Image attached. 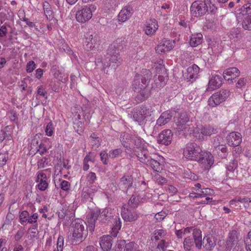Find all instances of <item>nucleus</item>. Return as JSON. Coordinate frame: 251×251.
<instances>
[{"label": "nucleus", "mask_w": 251, "mask_h": 251, "mask_svg": "<svg viewBox=\"0 0 251 251\" xmlns=\"http://www.w3.org/2000/svg\"><path fill=\"white\" fill-rule=\"evenodd\" d=\"M151 76V73L149 70H145L142 74H137L134 77L132 85L134 91H138L136 98L140 101L145 100L149 97V90L147 87Z\"/></svg>", "instance_id": "f257e3e1"}, {"label": "nucleus", "mask_w": 251, "mask_h": 251, "mask_svg": "<svg viewBox=\"0 0 251 251\" xmlns=\"http://www.w3.org/2000/svg\"><path fill=\"white\" fill-rule=\"evenodd\" d=\"M83 220H75L73 222L70 233L68 236V241L73 245H77L86 238L87 233Z\"/></svg>", "instance_id": "f03ea898"}, {"label": "nucleus", "mask_w": 251, "mask_h": 251, "mask_svg": "<svg viewBox=\"0 0 251 251\" xmlns=\"http://www.w3.org/2000/svg\"><path fill=\"white\" fill-rule=\"evenodd\" d=\"M122 61V59L119 53L116 52V51L111 52L108 57L102 59L101 61L102 70L106 74L109 72H113Z\"/></svg>", "instance_id": "7ed1b4c3"}, {"label": "nucleus", "mask_w": 251, "mask_h": 251, "mask_svg": "<svg viewBox=\"0 0 251 251\" xmlns=\"http://www.w3.org/2000/svg\"><path fill=\"white\" fill-rule=\"evenodd\" d=\"M176 127L178 131H182L184 133L191 131L193 127L190 124V115L186 112H182L178 113L175 120Z\"/></svg>", "instance_id": "20e7f679"}, {"label": "nucleus", "mask_w": 251, "mask_h": 251, "mask_svg": "<svg viewBox=\"0 0 251 251\" xmlns=\"http://www.w3.org/2000/svg\"><path fill=\"white\" fill-rule=\"evenodd\" d=\"M96 6L94 4H88L82 6L76 13V20L81 23L88 21L91 19L92 13L96 10Z\"/></svg>", "instance_id": "39448f33"}, {"label": "nucleus", "mask_w": 251, "mask_h": 251, "mask_svg": "<svg viewBox=\"0 0 251 251\" xmlns=\"http://www.w3.org/2000/svg\"><path fill=\"white\" fill-rule=\"evenodd\" d=\"M137 157L141 162L145 164L148 167H151L153 170L159 172L161 170L160 163L156 160L152 159L146 151H138L137 154Z\"/></svg>", "instance_id": "423d86ee"}, {"label": "nucleus", "mask_w": 251, "mask_h": 251, "mask_svg": "<svg viewBox=\"0 0 251 251\" xmlns=\"http://www.w3.org/2000/svg\"><path fill=\"white\" fill-rule=\"evenodd\" d=\"M202 150L199 146L194 142L187 143L183 149L184 156L189 160L196 161L201 151Z\"/></svg>", "instance_id": "0eeeda50"}, {"label": "nucleus", "mask_w": 251, "mask_h": 251, "mask_svg": "<svg viewBox=\"0 0 251 251\" xmlns=\"http://www.w3.org/2000/svg\"><path fill=\"white\" fill-rule=\"evenodd\" d=\"M229 91L227 89H222L213 94L208 99V104L215 106L225 101L229 96Z\"/></svg>", "instance_id": "6e6552de"}, {"label": "nucleus", "mask_w": 251, "mask_h": 251, "mask_svg": "<svg viewBox=\"0 0 251 251\" xmlns=\"http://www.w3.org/2000/svg\"><path fill=\"white\" fill-rule=\"evenodd\" d=\"M196 161L199 162L205 170H209L214 162L213 155L205 150L201 151Z\"/></svg>", "instance_id": "1a4fd4ad"}, {"label": "nucleus", "mask_w": 251, "mask_h": 251, "mask_svg": "<svg viewBox=\"0 0 251 251\" xmlns=\"http://www.w3.org/2000/svg\"><path fill=\"white\" fill-rule=\"evenodd\" d=\"M191 10L194 16H202L208 12V6L204 1H195L191 5Z\"/></svg>", "instance_id": "9d476101"}, {"label": "nucleus", "mask_w": 251, "mask_h": 251, "mask_svg": "<svg viewBox=\"0 0 251 251\" xmlns=\"http://www.w3.org/2000/svg\"><path fill=\"white\" fill-rule=\"evenodd\" d=\"M84 37V47L86 50H93L98 44V37L96 35L93 34L90 31L86 33Z\"/></svg>", "instance_id": "9b49d317"}, {"label": "nucleus", "mask_w": 251, "mask_h": 251, "mask_svg": "<svg viewBox=\"0 0 251 251\" xmlns=\"http://www.w3.org/2000/svg\"><path fill=\"white\" fill-rule=\"evenodd\" d=\"M35 181L37 183L36 188L41 191H45L49 187L48 178L43 171L37 173Z\"/></svg>", "instance_id": "f8f14e48"}, {"label": "nucleus", "mask_w": 251, "mask_h": 251, "mask_svg": "<svg viewBox=\"0 0 251 251\" xmlns=\"http://www.w3.org/2000/svg\"><path fill=\"white\" fill-rule=\"evenodd\" d=\"M121 216L125 221L132 222L136 220L138 215L134 208L124 206L122 209Z\"/></svg>", "instance_id": "ddd939ff"}, {"label": "nucleus", "mask_w": 251, "mask_h": 251, "mask_svg": "<svg viewBox=\"0 0 251 251\" xmlns=\"http://www.w3.org/2000/svg\"><path fill=\"white\" fill-rule=\"evenodd\" d=\"M100 214V210L95 209L91 211L87 216V222L88 227L90 232L94 231L96 226V223L99 220V216Z\"/></svg>", "instance_id": "4468645a"}, {"label": "nucleus", "mask_w": 251, "mask_h": 251, "mask_svg": "<svg viewBox=\"0 0 251 251\" xmlns=\"http://www.w3.org/2000/svg\"><path fill=\"white\" fill-rule=\"evenodd\" d=\"M217 238L212 234L205 236L202 241V246L205 250L211 251L216 245Z\"/></svg>", "instance_id": "2eb2a0df"}, {"label": "nucleus", "mask_w": 251, "mask_h": 251, "mask_svg": "<svg viewBox=\"0 0 251 251\" xmlns=\"http://www.w3.org/2000/svg\"><path fill=\"white\" fill-rule=\"evenodd\" d=\"M199 71V67L196 64H193L192 66L188 67L185 77L187 81L191 83L196 81L198 77Z\"/></svg>", "instance_id": "dca6fc26"}, {"label": "nucleus", "mask_w": 251, "mask_h": 251, "mask_svg": "<svg viewBox=\"0 0 251 251\" xmlns=\"http://www.w3.org/2000/svg\"><path fill=\"white\" fill-rule=\"evenodd\" d=\"M172 136L173 133L171 130H164L158 136V143L165 145H168L171 143Z\"/></svg>", "instance_id": "f3484780"}, {"label": "nucleus", "mask_w": 251, "mask_h": 251, "mask_svg": "<svg viewBox=\"0 0 251 251\" xmlns=\"http://www.w3.org/2000/svg\"><path fill=\"white\" fill-rule=\"evenodd\" d=\"M226 140L229 146L237 147L241 143L242 136L239 132H232L227 135Z\"/></svg>", "instance_id": "a211bd4d"}, {"label": "nucleus", "mask_w": 251, "mask_h": 251, "mask_svg": "<svg viewBox=\"0 0 251 251\" xmlns=\"http://www.w3.org/2000/svg\"><path fill=\"white\" fill-rule=\"evenodd\" d=\"M173 48L172 41L164 39L155 48L156 52L161 54L171 50Z\"/></svg>", "instance_id": "6ab92c4d"}, {"label": "nucleus", "mask_w": 251, "mask_h": 251, "mask_svg": "<svg viewBox=\"0 0 251 251\" xmlns=\"http://www.w3.org/2000/svg\"><path fill=\"white\" fill-rule=\"evenodd\" d=\"M133 178L131 176L124 175L120 180L119 186L120 189L126 192L133 184Z\"/></svg>", "instance_id": "aec40b11"}, {"label": "nucleus", "mask_w": 251, "mask_h": 251, "mask_svg": "<svg viewBox=\"0 0 251 251\" xmlns=\"http://www.w3.org/2000/svg\"><path fill=\"white\" fill-rule=\"evenodd\" d=\"M222 84V78L217 75H212L209 80L208 87L206 89L207 91H212L219 88Z\"/></svg>", "instance_id": "412c9836"}, {"label": "nucleus", "mask_w": 251, "mask_h": 251, "mask_svg": "<svg viewBox=\"0 0 251 251\" xmlns=\"http://www.w3.org/2000/svg\"><path fill=\"white\" fill-rule=\"evenodd\" d=\"M113 244L111 236L104 235L100 238V245L103 251H110Z\"/></svg>", "instance_id": "4be33fe9"}, {"label": "nucleus", "mask_w": 251, "mask_h": 251, "mask_svg": "<svg viewBox=\"0 0 251 251\" xmlns=\"http://www.w3.org/2000/svg\"><path fill=\"white\" fill-rule=\"evenodd\" d=\"M239 70L235 67L229 68L224 71L223 77L226 80H232L240 75Z\"/></svg>", "instance_id": "5701e85b"}, {"label": "nucleus", "mask_w": 251, "mask_h": 251, "mask_svg": "<svg viewBox=\"0 0 251 251\" xmlns=\"http://www.w3.org/2000/svg\"><path fill=\"white\" fill-rule=\"evenodd\" d=\"M133 14V9L130 6H125L118 14V20L120 22H124L129 19Z\"/></svg>", "instance_id": "b1692460"}, {"label": "nucleus", "mask_w": 251, "mask_h": 251, "mask_svg": "<svg viewBox=\"0 0 251 251\" xmlns=\"http://www.w3.org/2000/svg\"><path fill=\"white\" fill-rule=\"evenodd\" d=\"M238 240V233L237 231L233 230L228 234V238L226 241V248L227 249H231L235 245L237 244Z\"/></svg>", "instance_id": "393cba45"}, {"label": "nucleus", "mask_w": 251, "mask_h": 251, "mask_svg": "<svg viewBox=\"0 0 251 251\" xmlns=\"http://www.w3.org/2000/svg\"><path fill=\"white\" fill-rule=\"evenodd\" d=\"M193 240L195 242L196 247L200 250L202 247V235L201 231L200 229L194 228L193 229Z\"/></svg>", "instance_id": "a878e982"}, {"label": "nucleus", "mask_w": 251, "mask_h": 251, "mask_svg": "<svg viewBox=\"0 0 251 251\" xmlns=\"http://www.w3.org/2000/svg\"><path fill=\"white\" fill-rule=\"evenodd\" d=\"M172 115L170 111H166L161 114L156 121V125L162 126L168 123L172 119Z\"/></svg>", "instance_id": "bb28decb"}, {"label": "nucleus", "mask_w": 251, "mask_h": 251, "mask_svg": "<svg viewBox=\"0 0 251 251\" xmlns=\"http://www.w3.org/2000/svg\"><path fill=\"white\" fill-rule=\"evenodd\" d=\"M158 28L157 22L155 20H150L147 24L145 31L147 35H153Z\"/></svg>", "instance_id": "cd10ccee"}, {"label": "nucleus", "mask_w": 251, "mask_h": 251, "mask_svg": "<svg viewBox=\"0 0 251 251\" xmlns=\"http://www.w3.org/2000/svg\"><path fill=\"white\" fill-rule=\"evenodd\" d=\"M112 217V214L111 210L109 208H105L101 212H100L98 218L101 223H106L110 221Z\"/></svg>", "instance_id": "c85d7f7f"}, {"label": "nucleus", "mask_w": 251, "mask_h": 251, "mask_svg": "<svg viewBox=\"0 0 251 251\" xmlns=\"http://www.w3.org/2000/svg\"><path fill=\"white\" fill-rule=\"evenodd\" d=\"M132 136L128 133H123L120 137L122 144L126 148L131 149Z\"/></svg>", "instance_id": "c756f323"}, {"label": "nucleus", "mask_w": 251, "mask_h": 251, "mask_svg": "<svg viewBox=\"0 0 251 251\" xmlns=\"http://www.w3.org/2000/svg\"><path fill=\"white\" fill-rule=\"evenodd\" d=\"M238 19L242 20V26L244 29L251 30V15H241L240 18H238Z\"/></svg>", "instance_id": "7c9ffc66"}, {"label": "nucleus", "mask_w": 251, "mask_h": 251, "mask_svg": "<svg viewBox=\"0 0 251 251\" xmlns=\"http://www.w3.org/2000/svg\"><path fill=\"white\" fill-rule=\"evenodd\" d=\"M237 167V161L234 159L232 162H229L226 165V168L227 170L226 176L229 178H232L234 176V171Z\"/></svg>", "instance_id": "2f4dec72"}, {"label": "nucleus", "mask_w": 251, "mask_h": 251, "mask_svg": "<svg viewBox=\"0 0 251 251\" xmlns=\"http://www.w3.org/2000/svg\"><path fill=\"white\" fill-rule=\"evenodd\" d=\"M202 35L201 33L193 34L191 35L190 45L192 47H197L202 43Z\"/></svg>", "instance_id": "473e14b6"}, {"label": "nucleus", "mask_w": 251, "mask_h": 251, "mask_svg": "<svg viewBox=\"0 0 251 251\" xmlns=\"http://www.w3.org/2000/svg\"><path fill=\"white\" fill-rule=\"evenodd\" d=\"M98 190V188L94 186L83 188L82 196L84 199H88L89 198L92 199L94 193L97 192Z\"/></svg>", "instance_id": "72a5a7b5"}, {"label": "nucleus", "mask_w": 251, "mask_h": 251, "mask_svg": "<svg viewBox=\"0 0 251 251\" xmlns=\"http://www.w3.org/2000/svg\"><path fill=\"white\" fill-rule=\"evenodd\" d=\"M218 132L217 128L208 126L201 127V133L202 135L211 136L212 134H216Z\"/></svg>", "instance_id": "f704fd0d"}, {"label": "nucleus", "mask_w": 251, "mask_h": 251, "mask_svg": "<svg viewBox=\"0 0 251 251\" xmlns=\"http://www.w3.org/2000/svg\"><path fill=\"white\" fill-rule=\"evenodd\" d=\"M167 231L163 229H156L154 231L153 235L151 237L152 241H158L165 237Z\"/></svg>", "instance_id": "c9c22d12"}, {"label": "nucleus", "mask_w": 251, "mask_h": 251, "mask_svg": "<svg viewBox=\"0 0 251 251\" xmlns=\"http://www.w3.org/2000/svg\"><path fill=\"white\" fill-rule=\"evenodd\" d=\"M195 242L190 236L186 237L183 242V249L185 251H190L192 248L194 247Z\"/></svg>", "instance_id": "e433bc0d"}, {"label": "nucleus", "mask_w": 251, "mask_h": 251, "mask_svg": "<svg viewBox=\"0 0 251 251\" xmlns=\"http://www.w3.org/2000/svg\"><path fill=\"white\" fill-rule=\"evenodd\" d=\"M140 198L139 195H132L130 199L128 201L127 205V207H130L132 208L136 207L140 202Z\"/></svg>", "instance_id": "4c0bfd02"}, {"label": "nucleus", "mask_w": 251, "mask_h": 251, "mask_svg": "<svg viewBox=\"0 0 251 251\" xmlns=\"http://www.w3.org/2000/svg\"><path fill=\"white\" fill-rule=\"evenodd\" d=\"M43 6L47 18L50 20H51L53 18V16L50 4L48 2L45 1Z\"/></svg>", "instance_id": "58836bf2"}, {"label": "nucleus", "mask_w": 251, "mask_h": 251, "mask_svg": "<svg viewBox=\"0 0 251 251\" xmlns=\"http://www.w3.org/2000/svg\"><path fill=\"white\" fill-rule=\"evenodd\" d=\"M211 191H212V190L210 189L205 188L201 191L200 193H191L189 197L193 198L204 197L211 194Z\"/></svg>", "instance_id": "ea45409f"}, {"label": "nucleus", "mask_w": 251, "mask_h": 251, "mask_svg": "<svg viewBox=\"0 0 251 251\" xmlns=\"http://www.w3.org/2000/svg\"><path fill=\"white\" fill-rule=\"evenodd\" d=\"M133 118L135 122H138L140 125H142L144 123L146 118L142 115V113L137 109L133 114Z\"/></svg>", "instance_id": "a19ab883"}, {"label": "nucleus", "mask_w": 251, "mask_h": 251, "mask_svg": "<svg viewBox=\"0 0 251 251\" xmlns=\"http://www.w3.org/2000/svg\"><path fill=\"white\" fill-rule=\"evenodd\" d=\"M240 29L238 28H232L228 33V36L231 40L237 41L240 35Z\"/></svg>", "instance_id": "79ce46f5"}, {"label": "nucleus", "mask_w": 251, "mask_h": 251, "mask_svg": "<svg viewBox=\"0 0 251 251\" xmlns=\"http://www.w3.org/2000/svg\"><path fill=\"white\" fill-rule=\"evenodd\" d=\"M90 137L92 140L91 144L93 149H97L100 145V139L98 136V135L95 133H92Z\"/></svg>", "instance_id": "37998d69"}, {"label": "nucleus", "mask_w": 251, "mask_h": 251, "mask_svg": "<svg viewBox=\"0 0 251 251\" xmlns=\"http://www.w3.org/2000/svg\"><path fill=\"white\" fill-rule=\"evenodd\" d=\"M34 144H36L38 145V149H37V152H38L41 155H43L44 153H45L47 152V149L46 146L44 144H43L42 143H40L38 145V141L37 140H36V138H34L32 141L31 144L33 146H34Z\"/></svg>", "instance_id": "c03bdc74"}, {"label": "nucleus", "mask_w": 251, "mask_h": 251, "mask_svg": "<svg viewBox=\"0 0 251 251\" xmlns=\"http://www.w3.org/2000/svg\"><path fill=\"white\" fill-rule=\"evenodd\" d=\"M251 3H249L245 4L242 8L241 11L238 14L237 18H240L241 15H245V14L251 15Z\"/></svg>", "instance_id": "a18cd8bd"}, {"label": "nucleus", "mask_w": 251, "mask_h": 251, "mask_svg": "<svg viewBox=\"0 0 251 251\" xmlns=\"http://www.w3.org/2000/svg\"><path fill=\"white\" fill-rule=\"evenodd\" d=\"M51 70L55 78L58 79L59 80L62 81V76H61L62 75V71L59 69L58 66L56 65H53Z\"/></svg>", "instance_id": "49530a36"}, {"label": "nucleus", "mask_w": 251, "mask_h": 251, "mask_svg": "<svg viewBox=\"0 0 251 251\" xmlns=\"http://www.w3.org/2000/svg\"><path fill=\"white\" fill-rule=\"evenodd\" d=\"M131 148H139L142 144V140L141 138L135 136H132L131 139Z\"/></svg>", "instance_id": "de8ad7c7"}, {"label": "nucleus", "mask_w": 251, "mask_h": 251, "mask_svg": "<svg viewBox=\"0 0 251 251\" xmlns=\"http://www.w3.org/2000/svg\"><path fill=\"white\" fill-rule=\"evenodd\" d=\"M122 152L123 150L120 148L110 150L108 152L109 157L110 158L119 157L121 156Z\"/></svg>", "instance_id": "09e8293b"}, {"label": "nucleus", "mask_w": 251, "mask_h": 251, "mask_svg": "<svg viewBox=\"0 0 251 251\" xmlns=\"http://www.w3.org/2000/svg\"><path fill=\"white\" fill-rule=\"evenodd\" d=\"M39 97L40 98L41 97L44 98L45 99L48 98V93L46 90V88L43 86H40L38 87L37 90V97Z\"/></svg>", "instance_id": "8fccbe9b"}, {"label": "nucleus", "mask_w": 251, "mask_h": 251, "mask_svg": "<svg viewBox=\"0 0 251 251\" xmlns=\"http://www.w3.org/2000/svg\"><path fill=\"white\" fill-rule=\"evenodd\" d=\"M60 187L61 189L65 191L68 192L71 189V184L68 181L60 180Z\"/></svg>", "instance_id": "3c124183"}, {"label": "nucleus", "mask_w": 251, "mask_h": 251, "mask_svg": "<svg viewBox=\"0 0 251 251\" xmlns=\"http://www.w3.org/2000/svg\"><path fill=\"white\" fill-rule=\"evenodd\" d=\"M54 127L52 122H49L46 127V135L48 136H51L53 135Z\"/></svg>", "instance_id": "603ef678"}, {"label": "nucleus", "mask_w": 251, "mask_h": 251, "mask_svg": "<svg viewBox=\"0 0 251 251\" xmlns=\"http://www.w3.org/2000/svg\"><path fill=\"white\" fill-rule=\"evenodd\" d=\"M29 213L26 210L23 211L20 214L19 218L22 224L26 223V220L29 218Z\"/></svg>", "instance_id": "864d4df0"}, {"label": "nucleus", "mask_w": 251, "mask_h": 251, "mask_svg": "<svg viewBox=\"0 0 251 251\" xmlns=\"http://www.w3.org/2000/svg\"><path fill=\"white\" fill-rule=\"evenodd\" d=\"M245 243L247 251H251V230L248 232Z\"/></svg>", "instance_id": "5fc2aeb1"}, {"label": "nucleus", "mask_w": 251, "mask_h": 251, "mask_svg": "<svg viewBox=\"0 0 251 251\" xmlns=\"http://www.w3.org/2000/svg\"><path fill=\"white\" fill-rule=\"evenodd\" d=\"M38 218V214L37 213H32L29 214V218L26 220V222L29 224L37 223V219Z\"/></svg>", "instance_id": "6e6d98bb"}, {"label": "nucleus", "mask_w": 251, "mask_h": 251, "mask_svg": "<svg viewBox=\"0 0 251 251\" xmlns=\"http://www.w3.org/2000/svg\"><path fill=\"white\" fill-rule=\"evenodd\" d=\"M213 145L215 149V150L218 151H221L223 153H226L227 151V148L226 147L223 145H220L218 144V143H216L215 140H214V141L213 142Z\"/></svg>", "instance_id": "4d7b16f0"}, {"label": "nucleus", "mask_w": 251, "mask_h": 251, "mask_svg": "<svg viewBox=\"0 0 251 251\" xmlns=\"http://www.w3.org/2000/svg\"><path fill=\"white\" fill-rule=\"evenodd\" d=\"M140 112L142 113V115H143L145 118L146 117L151 116V110L149 108L144 105H142L139 108H138Z\"/></svg>", "instance_id": "13d9d810"}, {"label": "nucleus", "mask_w": 251, "mask_h": 251, "mask_svg": "<svg viewBox=\"0 0 251 251\" xmlns=\"http://www.w3.org/2000/svg\"><path fill=\"white\" fill-rule=\"evenodd\" d=\"M64 245V238L62 236L59 235L57 242V251H63Z\"/></svg>", "instance_id": "bf43d9fd"}, {"label": "nucleus", "mask_w": 251, "mask_h": 251, "mask_svg": "<svg viewBox=\"0 0 251 251\" xmlns=\"http://www.w3.org/2000/svg\"><path fill=\"white\" fill-rule=\"evenodd\" d=\"M86 179H87L88 182H89V183L90 184H93V183H94V182L95 181V180L97 179V176H96V174L93 172L89 173L87 175Z\"/></svg>", "instance_id": "052dcab7"}, {"label": "nucleus", "mask_w": 251, "mask_h": 251, "mask_svg": "<svg viewBox=\"0 0 251 251\" xmlns=\"http://www.w3.org/2000/svg\"><path fill=\"white\" fill-rule=\"evenodd\" d=\"M74 127L76 132L78 133L79 134H80L81 133H82L83 131V127L82 126L81 122L78 121L77 122H74Z\"/></svg>", "instance_id": "680f3d73"}, {"label": "nucleus", "mask_w": 251, "mask_h": 251, "mask_svg": "<svg viewBox=\"0 0 251 251\" xmlns=\"http://www.w3.org/2000/svg\"><path fill=\"white\" fill-rule=\"evenodd\" d=\"M100 160L105 165L107 164V159L109 158L108 153H107L105 151H102L100 152Z\"/></svg>", "instance_id": "e2e57ef3"}, {"label": "nucleus", "mask_w": 251, "mask_h": 251, "mask_svg": "<svg viewBox=\"0 0 251 251\" xmlns=\"http://www.w3.org/2000/svg\"><path fill=\"white\" fill-rule=\"evenodd\" d=\"M36 68V64L33 61H29L26 66V71L27 73H30L33 71Z\"/></svg>", "instance_id": "0e129e2a"}, {"label": "nucleus", "mask_w": 251, "mask_h": 251, "mask_svg": "<svg viewBox=\"0 0 251 251\" xmlns=\"http://www.w3.org/2000/svg\"><path fill=\"white\" fill-rule=\"evenodd\" d=\"M8 155L7 153H0V166H4L7 161Z\"/></svg>", "instance_id": "69168bd1"}, {"label": "nucleus", "mask_w": 251, "mask_h": 251, "mask_svg": "<svg viewBox=\"0 0 251 251\" xmlns=\"http://www.w3.org/2000/svg\"><path fill=\"white\" fill-rule=\"evenodd\" d=\"M95 156L93 154V153L90 151L89 152L85 157L84 158L83 160L85 161V162H95Z\"/></svg>", "instance_id": "338daca9"}, {"label": "nucleus", "mask_w": 251, "mask_h": 251, "mask_svg": "<svg viewBox=\"0 0 251 251\" xmlns=\"http://www.w3.org/2000/svg\"><path fill=\"white\" fill-rule=\"evenodd\" d=\"M134 245L135 243L133 242L127 243L124 249V251H138V250H135Z\"/></svg>", "instance_id": "774afa93"}]
</instances>
